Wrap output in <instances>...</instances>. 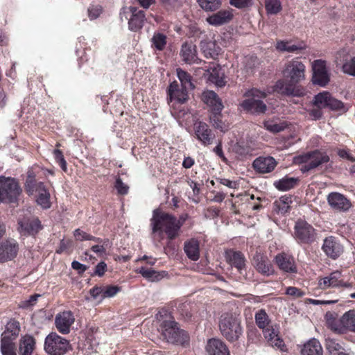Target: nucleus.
I'll return each mask as SVG.
<instances>
[{
  "label": "nucleus",
  "instance_id": "f257e3e1",
  "mask_svg": "<svg viewBox=\"0 0 355 355\" xmlns=\"http://www.w3.org/2000/svg\"><path fill=\"white\" fill-rule=\"evenodd\" d=\"M305 71L306 67L302 62L296 59L288 62L283 71L284 77L288 83L284 80L277 81L275 85L276 90L286 95H302L304 93H300V90H295L293 86L305 79Z\"/></svg>",
  "mask_w": 355,
  "mask_h": 355
},
{
  "label": "nucleus",
  "instance_id": "f03ea898",
  "mask_svg": "<svg viewBox=\"0 0 355 355\" xmlns=\"http://www.w3.org/2000/svg\"><path fill=\"white\" fill-rule=\"evenodd\" d=\"M183 223L184 220L177 219L171 214L155 209L151 218L153 233L157 234L159 240H162L164 232L169 240H173L178 236Z\"/></svg>",
  "mask_w": 355,
  "mask_h": 355
},
{
  "label": "nucleus",
  "instance_id": "7ed1b4c3",
  "mask_svg": "<svg viewBox=\"0 0 355 355\" xmlns=\"http://www.w3.org/2000/svg\"><path fill=\"white\" fill-rule=\"evenodd\" d=\"M219 328L222 335L230 342L238 340L243 333L241 318L231 313L221 315Z\"/></svg>",
  "mask_w": 355,
  "mask_h": 355
},
{
  "label": "nucleus",
  "instance_id": "20e7f679",
  "mask_svg": "<svg viewBox=\"0 0 355 355\" xmlns=\"http://www.w3.org/2000/svg\"><path fill=\"white\" fill-rule=\"evenodd\" d=\"M329 161V155L319 150L297 155L293 159V164L302 166L300 170L303 173L313 170Z\"/></svg>",
  "mask_w": 355,
  "mask_h": 355
},
{
  "label": "nucleus",
  "instance_id": "39448f33",
  "mask_svg": "<svg viewBox=\"0 0 355 355\" xmlns=\"http://www.w3.org/2000/svg\"><path fill=\"white\" fill-rule=\"evenodd\" d=\"M159 330L164 338L168 343L183 345L188 340L187 332L180 330L177 323L171 318L162 322L159 325Z\"/></svg>",
  "mask_w": 355,
  "mask_h": 355
},
{
  "label": "nucleus",
  "instance_id": "423d86ee",
  "mask_svg": "<svg viewBox=\"0 0 355 355\" xmlns=\"http://www.w3.org/2000/svg\"><path fill=\"white\" fill-rule=\"evenodd\" d=\"M247 98L241 103L242 108L252 114L264 113L266 110V104L261 101L266 98L265 92L257 89H252L245 94Z\"/></svg>",
  "mask_w": 355,
  "mask_h": 355
},
{
  "label": "nucleus",
  "instance_id": "0eeeda50",
  "mask_svg": "<svg viewBox=\"0 0 355 355\" xmlns=\"http://www.w3.org/2000/svg\"><path fill=\"white\" fill-rule=\"evenodd\" d=\"M21 192V189L14 178L0 177L1 202H15Z\"/></svg>",
  "mask_w": 355,
  "mask_h": 355
},
{
  "label": "nucleus",
  "instance_id": "6e6552de",
  "mask_svg": "<svg viewBox=\"0 0 355 355\" xmlns=\"http://www.w3.org/2000/svg\"><path fill=\"white\" fill-rule=\"evenodd\" d=\"M69 345L67 339L52 332L45 338L44 349L50 355H62L67 351Z\"/></svg>",
  "mask_w": 355,
  "mask_h": 355
},
{
  "label": "nucleus",
  "instance_id": "1a4fd4ad",
  "mask_svg": "<svg viewBox=\"0 0 355 355\" xmlns=\"http://www.w3.org/2000/svg\"><path fill=\"white\" fill-rule=\"evenodd\" d=\"M294 238L299 243L310 244L316 239L313 227L303 220H298L294 227Z\"/></svg>",
  "mask_w": 355,
  "mask_h": 355
},
{
  "label": "nucleus",
  "instance_id": "9d476101",
  "mask_svg": "<svg viewBox=\"0 0 355 355\" xmlns=\"http://www.w3.org/2000/svg\"><path fill=\"white\" fill-rule=\"evenodd\" d=\"M311 67L313 71V83L321 87L326 86L330 80L326 61L323 60H315L312 62Z\"/></svg>",
  "mask_w": 355,
  "mask_h": 355
},
{
  "label": "nucleus",
  "instance_id": "9b49d317",
  "mask_svg": "<svg viewBox=\"0 0 355 355\" xmlns=\"http://www.w3.org/2000/svg\"><path fill=\"white\" fill-rule=\"evenodd\" d=\"M19 251V244L13 239H6L0 243V263L14 259Z\"/></svg>",
  "mask_w": 355,
  "mask_h": 355
},
{
  "label": "nucleus",
  "instance_id": "f8f14e48",
  "mask_svg": "<svg viewBox=\"0 0 355 355\" xmlns=\"http://www.w3.org/2000/svg\"><path fill=\"white\" fill-rule=\"evenodd\" d=\"M18 230L21 235H35L42 230L40 220L35 217H24L18 221Z\"/></svg>",
  "mask_w": 355,
  "mask_h": 355
},
{
  "label": "nucleus",
  "instance_id": "ddd939ff",
  "mask_svg": "<svg viewBox=\"0 0 355 355\" xmlns=\"http://www.w3.org/2000/svg\"><path fill=\"white\" fill-rule=\"evenodd\" d=\"M193 131L196 138L203 145L209 146L215 138L214 134L206 123L196 121L193 124Z\"/></svg>",
  "mask_w": 355,
  "mask_h": 355
},
{
  "label": "nucleus",
  "instance_id": "4468645a",
  "mask_svg": "<svg viewBox=\"0 0 355 355\" xmlns=\"http://www.w3.org/2000/svg\"><path fill=\"white\" fill-rule=\"evenodd\" d=\"M234 18L232 8L222 9L208 16L206 21L209 25L218 27L229 24Z\"/></svg>",
  "mask_w": 355,
  "mask_h": 355
},
{
  "label": "nucleus",
  "instance_id": "2eb2a0df",
  "mask_svg": "<svg viewBox=\"0 0 355 355\" xmlns=\"http://www.w3.org/2000/svg\"><path fill=\"white\" fill-rule=\"evenodd\" d=\"M341 272L338 270H336L322 278H320L318 280V287L322 290H325L329 288L334 287H351L350 283L344 282L341 279Z\"/></svg>",
  "mask_w": 355,
  "mask_h": 355
},
{
  "label": "nucleus",
  "instance_id": "dca6fc26",
  "mask_svg": "<svg viewBox=\"0 0 355 355\" xmlns=\"http://www.w3.org/2000/svg\"><path fill=\"white\" fill-rule=\"evenodd\" d=\"M75 322V317L71 311H64L58 313L55 318V324L58 331L62 334L70 332L71 327Z\"/></svg>",
  "mask_w": 355,
  "mask_h": 355
},
{
  "label": "nucleus",
  "instance_id": "f3484780",
  "mask_svg": "<svg viewBox=\"0 0 355 355\" xmlns=\"http://www.w3.org/2000/svg\"><path fill=\"white\" fill-rule=\"evenodd\" d=\"M322 249L324 254L333 259H337L343 252V248L337 238L330 236L324 239Z\"/></svg>",
  "mask_w": 355,
  "mask_h": 355
},
{
  "label": "nucleus",
  "instance_id": "a211bd4d",
  "mask_svg": "<svg viewBox=\"0 0 355 355\" xmlns=\"http://www.w3.org/2000/svg\"><path fill=\"white\" fill-rule=\"evenodd\" d=\"M189 89L180 86L177 82H173L168 89V94L171 102H174L173 107L175 108L176 104H182L188 99Z\"/></svg>",
  "mask_w": 355,
  "mask_h": 355
},
{
  "label": "nucleus",
  "instance_id": "6ab92c4d",
  "mask_svg": "<svg viewBox=\"0 0 355 355\" xmlns=\"http://www.w3.org/2000/svg\"><path fill=\"white\" fill-rule=\"evenodd\" d=\"M263 335L267 342L273 347L281 351H285V345L282 339L278 335L277 329L273 326H270L263 329Z\"/></svg>",
  "mask_w": 355,
  "mask_h": 355
},
{
  "label": "nucleus",
  "instance_id": "aec40b11",
  "mask_svg": "<svg viewBox=\"0 0 355 355\" xmlns=\"http://www.w3.org/2000/svg\"><path fill=\"white\" fill-rule=\"evenodd\" d=\"M329 205L334 209L347 211L351 207L350 202L339 193H331L327 197Z\"/></svg>",
  "mask_w": 355,
  "mask_h": 355
},
{
  "label": "nucleus",
  "instance_id": "412c9836",
  "mask_svg": "<svg viewBox=\"0 0 355 355\" xmlns=\"http://www.w3.org/2000/svg\"><path fill=\"white\" fill-rule=\"evenodd\" d=\"M130 12L132 13L131 17L128 21V26L130 30L132 31H139L144 26L145 14L144 11L139 10L135 7H129Z\"/></svg>",
  "mask_w": 355,
  "mask_h": 355
},
{
  "label": "nucleus",
  "instance_id": "4be33fe9",
  "mask_svg": "<svg viewBox=\"0 0 355 355\" xmlns=\"http://www.w3.org/2000/svg\"><path fill=\"white\" fill-rule=\"evenodd\" d=\"M276 165L277 162L272 157H260L253 162L254 168L262 173L271 172L274 170Z\"/></svg>",
  "mask_w": 355,
  "mask_h": 355
},
{
  "label": "nucleus",
  "instance_id": "5701e85b",
  "mask_svg": "<svg viewBox=\"0 0 355 355\" xmlns=\"http://www.w3.org/2000/svg\"><path fill=\"white\" fill-rule=\"evenodd\" d=\"M275 263L282 270L286 272H296V266L293 257L281 253L275 257Z\"/></svg>",
  "mask_w": 355,
  "mask_h": 355
},
{
  "label": "nucleus",
  "instance_id": "b1692460",
  "mask_svg": "<svg viewBox=\"0 0 355 355\" xmlns=\"http://www.w3.org/2000/svg\"><path fill=\"white\" fill-rule=\"evenodd\" d=\"M324 318L329 329L336 334H345L341 317L338 318L336 313L329 311L325 314Z\"/></svg>",
  "mask_w": 355,
  "mask_h": 355
},
{
  "label": "nucleus",
  "instance_id": "393cba45",
  "mask_svg": "<svg viewBox=\"0 0 355 355\" xmlns=\"http://www.w3.org/2000/svg\"><path fill=\"white\" fill-rule=\"evenodd\" d=\"M206 349L209 355H230L226 345L218 339L209 340Z\"/></svg>",
  "mask_w": 355,
  "mask_h": 355
},
{
  "label": "nucleus",
  "instance_id": "a878e982",
  "mask_svg": "<svg viewBox=\"0 0 355 355\" xmlns=\"http://www.w3.org/2000/svg\"><path fill=\"white\" fill-rule=\"evenodd\" d=\"M35 193H37V203L44 209L49 208L51 206L50 193L42 182H38L37 187H35Z\"/></svg>",
  "mask_w": 355,
  "mask_h": 355
},
{
  "label": "nucleus",
  "instance_id": "bb28decb",
  "mask_svg": "<svg viewBox=\"0 0 355 355\" xmlns=\"http://www.w3.org/2000/svg\"><path fill=\"white\" fill-rule=\"evenodd\" d=\"M202 100L214 112H220L223 105L218 95L213 91H206L202 94Z\"/></svg>",
  "mask_w": 355,
  "mask_h": 355
},
{
  "label": "nucleus",
  "instance_id": "cd10ccee",
  "mask_svg": "<svg viewBox=\"0 0 355 355\" xmlns=\"http://www.w3.org/2000/svg\"><path fill=\"white\" fill-rule=\"evenodd\" d=\"M302 355H323V349L320 342L312 338L308 340L301 349Z\"/></svg>",
  "mask_w": 355,
  "mask_h": 355
},
{
  "label": "nucleus",
  "instance_id": "c85d7f7f",
  "mask_svg": "<svg viewBox=\"0 0 355 355\" xmlns=\"http://www.w3.org/2000/svg\"><path fill=\"white\" fill-rule=\"evenodd\" d=\"M201 51L207 58L215 59L220 51V48L215 41H202L200 42Z\"/></svg>",
  "mask_w": 355,
  "mask_h": 355
},
{
  "label": "nucleus",
  "instance_id": "c756f323",
  "mask_svg": "<svg viewBox=\"0 0 355 355\" xmlns=\"http://www.w3.org/2000/svg\"><path fill=\"white\" fill-rule=\"evenodd\" d=\"M35 345V339L31 336L26 335L21 337L19 343V355H32Z\"/></svg>",
  "mask_w": 355,
  "mask_h": 355
},
{
  "label": "nucleus",
  "instance_id": "7c9ffc66",
  "mask_svg": "<svg viewBox=\"0 0 355 355\" xmlns=\"http://www.w3.org/2000/svg\"><path fill=\"white\" fill-rule=\"evenodd\" d=\"M180 55L185 62L189 64L195 62L197 60L196 45L192 43H185L182 44Z\"/></svg>",
  "mask_w": 355,
  "mask_h": 355
},
{
  "label": "nucleus",
  "instance_id": "2f4dec72",
  "mask_svg": "<svg viewBox=\"0 0 355 355\" xmlns=\"http://www.w3.org/2000/svg\"><path fill=\"white\" fill-rule=\"evenodd\" d=\"M225 258L227 262L234 266L239 270H241L245 266V258L239 252L232 250L225 252Z\"/></svg>",
  "mask_w": 355,
  "mask_h": 355
},
{
  "label": "nucleus",
  "instance_id": "473e14b6",
  "mask_svg": "<svg viewBox=\"0 0 355 355\" xmlns=\"http://www.w3.org/2000/svg\"><path fill=\"white\" fill-rule=\"evenodd\" d=\"M184 250L187 256L192 261H197L200 257L199 242L194 239L184 243Z\"/></svg>",
  "mask_w": 355,
  "mask_h": 355
},
{
  "label": "nucleus",
  "instance_id": "72a5a7b5",
  "mask_svg": "<svg viewBox=\"0 0 355 355\" xmlns=\"http://www.w3.org/2000/svg\"><path fill=\"white\" fill-rule=\"evenodd\" d=\"M1 351L3 355H17L15 344L8 333H3L1 335Z\"/></svg>",
  "mask_w": 355,
  "mask_h": 355
},
{
  "label": "nucleus",
  "instance_id": "f704fd0d",
  "mask_svg": "<svg viewBox=\"0 0 355 355\" xmlns=\"http://www.w3.org/2000/svg\"><path fill=\"white\" fill-rule=\"evenodd\" d=\"M341 318L345 333L355 332V310L352 309L345 312Z\"/></svg>",
  "mask_w": 355,
  "mask_h": 355
},
{
  "label": "nucleus",
  "instance_id": "c9c22d12",
  "mask_svg": "<svg viewBox=\"0 0 355 355\" xmlns=\"http://www.w3.org/2000/svg\"><path fill=\"white\" fill-rule=\"evenodd\" d=\"M137 272L141 274L143 277L150 282H157L164 277V272H157L153 269L146 267H141L136 270Z\"/></svg>",
  "mask_w": 355,
  "mask_h": 355
},
{
  "label": "nucleus",
  "instance_id": "e433bc0d",
  "mask_svg": "<svg viewBox=\"0 0 355 355\" xmlns=\"http://www.w3.org/2000/svg\"><path fill=\"white\" fill-rule=\"evenodd\" d=\"M151 47L157 51H163L167 44V36L160 32H155L150 39Z\"/></svg>",
  "mask_w": 355,
  "mask_h": 355
},
{
  "label": "nucleus",
  "instance_id": "4c0bfd02",
  "mask_svg": "<svg viewBox=\"0 0 355 355\" xmlns=\"http://www.w3.org/2000/svg\"><path fill=\"white\" fill-rule=\"evenodd\" d=\"M255 266L257 270L264 275L269 276L274 273V270L270 263L262 257L257 256Z\"/></svg>",
  "mask_w": 355,
  "mask_h": 355
},
{
  "label": "nucleus",
  "instance_id": "58836bf2",
  "mask_svg": "<svg viewBox=\"0 0 355 355\" xmlns=\"http://www.w3.org/2000/svg\"><path fill=\"white\" fill-rule=\"evenodd\" d=\"M292 203V197L289 196H283L275 202L277 211L284 214L290 211L291 204Z\"/></svg>",
  "mask_w": 355,
  "mask_h": 355
},
{
  "label": "nucleus",
  "instance_id": "ea45409f",
  "mask_svg": "<svg viewBox=\"0 0 355 355\" xmlns=\"http://www.w3.org/2000/svg\"><path fill=\"white\" fill-rule=\"evenodd\" d=\"M197 2L205 12L216 11L222 5V0H197Z\"/></svg>",
  "mask_w": 355,
  "mask_h": 355
},
{
  "label": "nucleus",
  "instance_id": "a19ab883",
  "mask_svg": "<svg viewBox=\"0 0 355 355\" xmlns=\"http://www.w3.org/2000/svg\"><path fill=\"white\" fill-rule=\"evenodd\" d=\"M276 49L279 51L295 52L304 49L302 44H294L288 41H278L276 44Z\"/></svg>",
  "mask_w": 355,
  "mask_h": 355
},
{
  "label": "nucleus",
  "instance_id": "79ce46f5",
  "mask_svg": "<svg viewBox=\"0 0 355 355\" xmlns=\"http://www.w3.org/2000/svg\"><path fill=\"white\" fill-rule=\"evenodd\" d=\"M35 176L36 172L35 168H30L27 172V178L25 182V189L29 195L34 194L35 187L38 184V182L35 181Z\"/></svg>",
  "mask_w": 355,
  "mask_h": 355
},
{
  "label": "nucleus",
  "instance_id": "37998d69",
  "mask_svg": "<svg viewBox=\"0 0 355 355\" xmlns=\"http://www.w3.org/2000/svg\"><path fill=\"white\" fill-rule=\"evenodd\" d=\"M297 180L294 178L285 177L274 183L275 187L279 191H288L295 187Z\"/></svg>",
  "mask_w": 355,
  "mask_h": 355
},
{
  "label": "nucleus",
  "instance_id": "c03bdc74",
  "mask_svg": "<svg viewBox=\"0 0 355 355\" xmlns=\"http://www.w3.org/2000/svg\"><path fill=\"white\" fill-rule=\"evenodd\" d=\"M331 94L328 92H322L315 96L313 104L319 109L327 107Z\"/></svg>",
  "mask_w": 355,
  "mask_h": 355
},
{
  "label": "nucleus",
  "instance_id": "a18cd8bd",
  "mask_svg": "<svg viewBox=\"0 0 355 355\" xmlns=\"http://www.w3.org/2000/svg\"><path fill=\"white\" fill-rule=\"evenodd\" d=\"M209 80L217 87H223L225 85L224 73L219 67H214L210 73Z\"/></svg>",
  "mask_w": 355,
  "mask_h": 355
},
{
  "label": "nucleus",
  "instance_id": "49530a36",
  "mask_svg": "<svg viewBox=\"0 0 355 355\" xmlns=\"http://www.w3.org/2000/svg\"><path fill=\"white\" fill-rule=\"evenodd\" d=\"M177 76L181 83V86L189 89H193L194 85L191 81V76L187 71L182 69H177Z\"/></svg>",
  "mask_w": 355,
  "mask_h": 355
},
{
  "label": "nucleus",
  "instance_id": "de8ad7c7",
  "mask_svg": "<svg viewBox=\"0 0 355 355\" xmlns=\"http://www.w3.org/2000/svg\"><path fill=\"white\" fill-rule=\"evenodd\" d=\"M254 318L256 324L260 329H264L270 326L268 315L263 309L257 311Z\"/></svg>",
  "mask_w": 355,
  "mask_h": 355
},
{
  "label": "nucleus",
  "instance_id": "09e8293b",
  "mask_svg": "<svg viewBox=\"0 0 355 355\" xmlns=\"http://www.w3.org/2000/svg\"><path fill=\"white\" fill-rule=\"evenodd\" d=\"M264 3L268 15H277L282 10L280 0H265Z\"/></svg>",
  "mask_w": 355,
  "mask_h": 355
},
{
  "label": "nucleus",
  "instance_id": "8fccbe9b",
  "mask_svg": "<svg viewBox=\"0 0 355 355\" xmlns=\"http://www.w3.org/2000/svg\"><path fill=\"white\" fill-rule=\"evenodd\" d=\"M210 121L213 126L220 130L222 132H225L228 129L229 125L222 121L220 112H215L210 117Z\"/></svg>",
  "mask_w": 355,
  "mask_h": 355
},
{
  "label": "nucleus",
  "instance_id": "3c124183",
  "mask_svg": "<svg viewBox=\"0 0 355 355\" xmlns=\"http://www.w3.org/2000/svg\"><path fill=\"white\" fill-rule=\"evenodd\" d=\"M264 127L268 131L276 133L284 130L287 127L286 122H276L275 121H266L264 122Z\"/></svg>",
  "mask_w": 355,
  "mask_h": 355
},
{
  "label": "nucleus",
  "instance_id": "603ef678",
  "mask_svg": "<svg viewBox=\"0 0 355 355\" xmlns=\"http://www.w3.org/2000/svg\"><path fill=\"white\" fill-rule=\"evenodd\" d=\"M325 347L330 355L335 354V353L343 348L341 343H340L337 340L331 338H326Z\"/></svg>",
  "mask_w": 355,
  "mask_h": 355
},
{
  "label": "nucleus",
  "instance_id": "864d4df0",
  "mask_svg": "<svg viewBox=\"0 0 355 355\" xmlns=\"http://www.w3.org/2000/svg\"><path fill=\"white\" fill-rule=\"evenodd\" d=\"M19 332V325L16 321H10L6 325V330L3 333H8L12 340L15 339Z\"/></svg>",
  "mask_w": 355,
  "mask_h": 355
},
{
  "label": "nucleus",
  "instance_id": "5fc2aeb1",
  "mask_svg": "<svg viewBox=\"0 0 355 355\" xmlns=\"http://www.w3.org/2000/svg\"><path fill=\"white\" fill-rule=\"evenodd\" d=\"M230 6L239 9L245 10L252 6L253 0H229Z\"/></svg>",
  "mask_w": 355,
  "mask_h": 355
},
{
  "label": "nucleus",
  "instance_id": "6e6d98bb",
  "mask_svg": "<svg viewBox=\"0 0 355 355\" xmlns=\"http://www.w3.org/2000/svg\"><path fill=\"white\" fill-rule=\"evenodd\" d=\"M343 71L349 76H355V56L343 64Z\"/></svg>",
  "mask_w": 355,
  "mask_h": 355
},
{
  "label": "nucleus",
  "instance_id": "4d7b16f0",
  "mask_svg": "<svg viewBox=\"0 0 355 355\" xmlns=\"http://www.w3.org/2000/svg\"><path fill=\"white\" fill-rule=\"evenodd\" d=\"M327 107H329L333 110H338V111H343V112H345L347 110L345 107L343 103H342L340 101H338V100L333 98L332 96L331 97V98L329 100V105H328Z\"/></svg>",
  "mask_w": 355,
  "mask_h": 355
},
{
  "label": "nucleus",
  "instance_id": "13d9d810",
  "mask_svg": "<svg viewBox=\"0 0 355 355\" xmlns=\"http://www.w3.org/2000/svg\"><path fill=\"white\" fill-rule=\"evenodd\" d=\"M103 299L106 297H112L116 295L120 291L121 288L118 286H107L103 287Z\"/></svg>",
  "mask_w": 355,
  "mask_h": 355
},
{
  "label": "nucleus",
  "instance_id": "bf43d9fd",
  "mask_svg": "<svg viewBox=\"0 0 355 355\" xmlns=\"http://www.w3.org/2000/svg\"><path fill=\"white\" fill-rule=\"evenodd\" d=\"M92 297L98 300L99 302L103 300V287H94L89 291Z\"/></svg>",
  "mask_w": 355,
  "mask_h": 355
},
{
  "label": "nucleus",
  "instance_id": "052dcab7",
  "mask_svg": "<svg viewBox=\"0 0 355 355\" xmlns=\"http://www.w3.org/2000/svg\"><path fill=\"white\" fill-rule=\"evenodd\" d=\"M108 244L93 245L91 250L98 257H103L106 254L107 247Z\"/></svg>",
  "mask_w": 355,
  "mask_h": 355
},
{
  "label": "nucleus",
  "instance_id": "680f3d73",
  "mask_svg": "<svg viewBox=\"0 0 355 355\" xmlns=\"http://www.w3.org/2000/svg\"><path fill=\"white\" fill-rule=\"evenodd\" d=\"M40 297V295H39V294H35L33 295H31L29 297V299L22 301L20 303L19 306L23 309H27L31 306H33L35 304V302H37V300H38V298Z\"/></svg>",
  "mask_w": 355,
  "mask_h": 355
},
{
  "label": "nucleus",
  "instance_id": "e2e57ef3",
  "mask_svg": "<svg viewBox=\"0 0 355 355\" xmlns=\"http://www.w3.org/2000/svg\"><path fill=\"white\" fill-rule=\"evenodd\" d=\"M73 236L77 241H89L92 239V235L87 232L81 230L80 229H76L73 232Z\"/></svg>",
  "mask_w": 355,
  "mask_h": 355
},
{
  "label": "nucleus",
  "instance_id": "0e129e2a",
  "mask_svg": "<svg viewBox=\"0 0 355 355\" xmlns=\"http://www.w3.org/2000/svg\"><path fill=\"white\" fill-rule=\"evenodd\" d=\"M115 188L121 195H125L128 192L129 187L124 184L121 178H117L115 182Z\"/></svg>",
  "mask_w": 355,
  "mask_h": 355
},
{
  "label": "nucleus",
  "instance_id": "69168bd1",
  "mask_svg": "<svg viewBox=\"0 0 355 355\" xmlns=\"http://www.w3.org/2000/svg\"><path fill=\"white\" fill-rule=\"evenodd\" d=\"M102 8L100 6H92L88 8V15L90 19H96L101 13Z\"/></svg>",
  "mask_w": 355,
  "mask_h": 355
},
{
  "label": "nucleus",
  "instance_id": "338daca9",
  "mask_svg": "<svg viewBox=\"0 0 355 355\" xmlns=\"http://www.w3.org/2000/svg\"><path fill=\"white\" fill-rule=\"evenodd\" d=\"M286 294L292 296L295 298H300L304 295V293L296 287H288L286 291Z\"/></svg>",
  "mask_w": 355,
  "mask_h": 355
},
{
  "label": "nucleus",
  "instance_id": "774afa93",
  "mask_svg": "<svg viewBox=\"0 0 355 355\" xmlns=\"http://www.w3.org/2000/svg\"><path fill=\"white\" fill-rule=\"evenodd\" d=\"M107 264L104 261H101L96 266L93 275L102 277L107 271Z\"/></svg>",
  "mask_w": 355,
  "mask_h": 355
}]
</instances>
